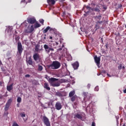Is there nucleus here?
Returning a JSON list of instances; mask_svg holds the SVG:
<instances>
[{"label": "nucleus", "mask_w": 126, "mask_h": 126, "mask_svg": "<svg viewBox=\"0 0 126 126\" xmlns=\"http://www.w3.org/2000/svg\"><path fill=\"white\" fill-rule=\"evenodd\" d=\"M48 67L52 69H58L61 67V63L58 61H54L52 64L48 65Z\"/></svg>", "instance_id": "nucleus-1"}, {"label": "nucleus", "mask_w": 126, "mask_h": 126, "mask_svg": "<svg viewBox=\"0 0 126 126\" xmlns=\"http://www.w3.org/2000/svg\"><path fill=\"white\" fill-rule=\"evenodd\" d=\"M17 54L21 56L24 49L23 47H22V44L20 41H19L17 43Z\"/></svg>", "instance_id": "nucleus-2"}, {"label": "nucleus", "mask_w": 126, "mask_h": 126, "mask_svg": "<svg viewBox=\"0 0 126 126\" xmlns=\"http://www.w3.org/2000/svg\"><path fill=\"white\" fill-rule=\"evenodd\" d=\"M33 31H34V26L33 25L31 26H29L27 29L25 30V33H27L28 34L32 33Z\"/></svg>", "instance_id": "nucleus-3"}, {"label": "nucleus", "mask_w": 126, "mask_h": 126, "mask_svg": "<svg viewBox=\"0 0 126 126\" xmlns=\"http://www.w3.org/2000/svg\"><path fill=\"white\" fill-rule=\"evenodd\" d=\"M42 121L46 126H51V123H50V121L49 120V119L47 118L46 116H43L42 118Z\"/></svg>", "instance_id": "nucleus-4"}, {"label": "nucleus", "mask_w": 126, "mask_h": 126, "mask_svg": "<svg viewBox=\"0 0 126 126\" xmlns=\"http://www.w3.org/2000/svg\"><path fill=\"white\" fill-rule=\"evenodd\" d=\"M33 59L35 62H36V63L40 62V60H41L40 54L38 53H34L33 55Z\"/></svg>", "instance_id": "nucleus-5"}, {"label": "nucleus", "mask_w": 126, "mask_h": 126, "mask_svg": "<svg viewBox=\"0 0 126 126\" xmlns=\"http://www.w3.org/2000/svg\"><path fill=\"white\" fill-rule=\"evenodd\" d=\"M94 19L96 21V23H98L99 24H102V23H103V21H100V20L102 19V16H101V15H99V16H95Z\"/></svg>", "instance_id": "nucleus-6"}, {"label": "nucleus", "mask_w": 126, "mask_h": 126, "mask_svg": "<svg viewBox=\"0 0 126 126\" xmlns=\"http://www.w3.org/2000/svg\"><path fill=\"white\" fill-rule=\"evenodd\" d=\"M94 60L95 63H96V65H97L98 68H100V61H101V58L97 57V55L94 56Z\"/></svg>", "instance_id": "nucleus-7"}, {"label": "nucleus", "mask_w": 126, "mask_h": 126, "mask_svg": "<svg viewBox=\"0 0 126 126\" xmlns=\"http://www.w3.org/2000/svg\"><path fill=\"white\" fill-rule=\"evenodd\" d=\"M44 48L45 49L46 52H47V53H48V54L49 53H50V52H51V51H52V52H54V51H55V49H54V48L49 47V45L47 44L44 45Z\"/></svg>", "instance_id": "nucleus-8"}, {"label": "nucleus", "mask_w": 126, "mask_h": 126, "mask_svg": "<svg viewBox=\"0 0 126 126\" xmlns=\"http://www.w3.org/2000/svg\"><path fill=\"white\" fill-rule=\"evenodd\" d=\"M28 2H31V0H22L20 2L21 6H23V7H25Z\"/></svg>", "instance_id": "nucleus-9"}, {"label": "nucleus", "mask_w": 126, "mask_h": 126, "mask_svg": "<svg viewBox=\"0 0 126 126\" xmlns=\"http://www.w3.org/2000/svg\"><path fill=\"white\" fill-rule=\"evenodd\" d=\"M83 8H86V10H85V12L87 14L88 13H91V12H92L93 8H91V7H90V5L84 6Z\"/></svg>", "instance_id": "nucleus-10"}, {"label": "nucleus", "mask_w": 126, "mask_h": 126, "mask_svg": "<svg viewBox=\"0 0 126 126\" xmlns=\"http://www.w3.org/2000/svg\"><path fill=\"white\" fill-rule=\"evenodd\" d=\"M27 22L29 24H34V23H36V19L34 18H29L27 19Z\"/></svg>", "instance_id": "nucleus-11"}, {"label": "nucleus", "mask_w": 126, "mask_h": 126, "mask_svg": "<svg viewBox=\"0 0 126 126\" xmlns=\"http://www.w3.org/2000/svg\"><path fill=\"white\" fill-rule=\"evenodd\" d=\"M55 108L56 110H60L63 108V106L62 105V103L61 102L58 101L56 103Z\"/></svg>", "instance_id": "nucleus-12"}, {"label": "nucleus", "mask_w": 126, "mask_h": 126, "mask_svg": "<svg viewBox=\"0 0 126 126\" xmlns=\"http://www.w3.org/2000/svg\"><path fill=\"white\" fill-rule=\"evenodd\" d=\"M83 94L84 96H85V99L88 98V100H89L90 98H91V94L86 93V92H83Z\"/></svg>", "instance_id": "nucleus-13"}, {"label": "nucleus", "mask_w": 126, "mask_h": 126, "mask_svg": "<svg viewBox=\"0 0 126 126\" xmlns=\"http://www.w3.org/2000/svg\"><path fill=\"white\" fill-rule=\"evenodd\" d=\"M58 79L55 78H49L48 79V82H49L50 84H51V85H53V84H54V82H55V81H57Z\"/></svg>", "instance_id": "nucleus-14"}, {"label": "nucleus", "mask_w": 126, "mask_h": 126, "mask_svg": "<svg viewBox=\"0 0 126 126\" xmlns=\"http://www.w3.org/2000/svg\"><path fill=\"white\" fill-rule=\"evenodd\" d=\"M72 65L74 69H77L79 67V63L78 62H76L72 64Z\"/></svg>", "instance_id": "nucleus-15"}, {"label": "nucleus", "mask_w": 126, "mask_h": 126, "mask_svg": "<svg viewBox=\"0 0 126 126\" xmlns=\"http://www.w3.org/2000/svg\"><path fill=\"white\" fill-rule=\"evenodd\" d=\"M74 118H76V119H79V120H82L83 116L81 114L77 113L75 114Z\"/></svg>", "instance_id": "nucleus-16"}, {"label": "nucleus", "mask_w": 126, "mask_h": 126, "mask_svg": "<svg viewBox=\"0 0 126 126\" xmlns=\"http://www.w3.org/2000/svg\"><path fill=\"white\" fill-rule=\"evenodd\" d=\"M44 88L46 89V90H48V91H50V90H51V88L49 86V84H48V83H44Z\"/></svg>", "instance_id": "nucleus-17"}, {"label": "nucleus", "mask_w": 126, "mask_h": 126, "mask_svg": "<svg viewBox=\"0 0 126 126\" xmlns=\"http://www.w3.org/2000/svg\"><path fill=\"white\" fill-rule=\"evenodd\" d=\"M27 63L29 65H33V60L31 59V57L29 58V60L27 61Z\"/></svg>", "instance_id": "nucleus-18"}, {"label": "nucleus", "mask_w": 126, "mask_h": 126, "mask_svg": "<svg viewBox=\"0 0 126 126\" xmlns=\"http://www.w3.org/2000/svg\"><path fill=\"white\" fill-rule=\"evenodd\" d=\"M13 84H11L9 86H7V91H11L13 89Z\"/></svg>", "instance_id": "nucleus-19"}, {"label": "nucleus", "mask_w": 126, "mask_h": 126, "mask_svg": "<svg viewBox=\"0 0 126 126\" xmlns=\"http://www.w3.org/2000/svg\"><path fill=\"white\" fill-rule=\"evenodd\" d=\"M40 48V44H38L35 45V52H40L41 51V49H39Z\"/></svg>", "instance_id": "nucleus-20"}, {"label": "nucleus", "mask_w": 126, "mask_h": 126, "mask_svg": "<svg viewBox=\"0 0 126 126\" xmlns=\"http://www.w3.org/2000/svg\"><path fill=\"white\" fill-rule=\"evenodd\" d=\"M92 11H95V12H98V13H99L100 9H99V8L98 7L93 8Z\"/></svg>", "instance_id": "nucleus-21"}, {"label": "nucleus", "mask_w": 126, "mask_h": 126, "mask_svg": "<svg viewBox=\"0 0 126 126\" xmlns=\"http://www.w3.org/2000/svg\"><path fill=\"white\" fill-rule=\"evenodd\" d=\"M75 94V92L74 91H71L69 94V97H73Z\"/></svg>", "instance_id": "nucleus-22"}, {"label": "nucleus", "mask_w": 126, "mask_h": 126, "mask_svg": "<svg viewBox=\"0 0 126 126\" xmlns=\"http://www.w3.org/2000/svg\"><path fill=\"white\" fill-rule=\"evenodd\" d=\"M56 96H58V97H63V94L62 93L60 92H57L55 93Z\"/></svg>", "instance_id": "nucleus-23"}, {"label": "nucleus", "mask_w": 126, "mask_h": 126, "mask_svg": "<svg viewBox=\"0 0 126 126\" xmlns=\"http://www.w3.org/2000/svg\"><path fill=\"white\" fill-rule=\"evenodd\" d=\"M47 2L48 3H51V4H55V0H47Z\"/></svg>", "instance_id": "nucleus-24"}, {"label": "nucleus", "mask_w": 126, "mask_h": 126, "mask_svg": "<svg viewBox=\"0 0 126 126\" xmlns=\"http://www.w3.org/2000/svg\"><path fill=\"white\" fill-rule=\"evenodd\" d=\"M61 84L59 83H54L52 85V86H53V87H59Z\"/></svg>", "instance_id": "nucleus-25"}, {"label": "nucleus", "mask_w": 126, "mask_h": 126, "mask_svg": "<svg viewBox=\"0 0 126 126\" xmlns=\"http://www.w3.org/2000/svg\"><path fill=\"white\" fill-rule=\"evenodd\" d=\"M76 95H74L73 96H71V101L72 102H74L76 100Z\"/></svg>", "instance_id": "nucleus-26"}, {"label": "nucleus", "mask_w": 126, "mask_h": 126, "mask_svg": "<svg viewBox=\"0 0 126 126\" xmlns=\"http://www.w3.org/2000/svg\"><path fill=\"white\" fill-rule=\"evenodd\" d=\"M15 40L16 42H17V41H19V39H20V37H19V35L15 34Z\"/></svg>", "instance_id": "nucleus-27"}, {"label": "nucleus", "mask_w": 126, "mask_h": 126, "mask_svg": "<svg viewBox=\"0 0 126 126\" xmlns=\"http://www.w3.org/2000/svg\"><path fill=\"white\" fill-rule=\"evenodd\" d=\"M10 105L9 104H7V103H6V105L5 106V108H4V110L5 111H8V109H9V106Z\"/></svg>", "instance_id": "nucleus-28"}, {"label": "nucleus", "mask_w": 126, "mask_h": 126, "mask_svg": "<svg viewBox=\"0 0 126 126\" xmlns=\"http://www.w3.org/2000/svg\"><path fill=\"white\" fill-rule=\"evenodd\" d=\"M39 27H41V25L38 23H35L34 24V28H39Z\"/></svg>", "instance_id": "nucleus-29"}, {"label": "nucleus", "mask_w": 126, "mask_h": 126, "mask_svg": "<svg viewBox=\"0 0 126 126\" xmlns=\"http://www.w3.org/2000/svg\"><path fill=\"white\" fill-rule=\"evenodd\" d=\"M49 29H50V27L49 26L47 27L45 30L43 31V33H47V32L49 31Z\"/></svg>", "instance_id": "nucleus-30"}, {"label": "nucleus", "mask_w": 126, "mask_h": 126, "mask_svg": "<svg viewBox=\"0 0 126 126\" xmlns=\"http://www.w3.org/2000/svg\"><path fill=\"white\" fill-rule=\"evenodd\" d=\"M11 102H12V100L11 99H9L6 104L10 105V104H11Z\"/></svg>", "instance_id": "nucleus-31"}, {"label": "nucleus", "mask_w": 126, "mask_h": 126, "mask_svg": "<svg viewBox=\"0 0 126 126\" xmlns=\"http://www.w3.org/2000/svg\"><path fill=\"white\" fill-rule=\"evenodd\" d=\"M17 101L18 103H21V97H18L17 99Z\"/></svg>", "instance_id": "nucleus-32"}, {"label": "nucleus", "mask_w": 126, "mask_h": 126, "mask_svg": "<svg viewBox=\"0 0 126 126\" xmlns=\"http://www.w3.org/2000/svg\"><path fill=\"white\" fill-rule=\"evenodd\" d=\"M20 115L21 117H22V118H24L26 116L25 115V113H24V112L20 113Z\"/></svg>", "instance_id": "nucleus-33"}, {"label": "nucleus", "mask_w": 126, "mask_h": 126, "mask_svg": "<svg viewBox=\"0 0 126 126\" xmlns=\"http://www.w3.org/2000/svg\"><path fill=\"white\" fill-rule=\"evenodd\" d=\"M38 70H39L40 71H41V70H43V66H42L41 65H39Z\"/></svg>", "instance_id": "nucleus-34"}, {"label": "nucleus", "mask_w": 126, "mask_h": 126, "mask_svg": "<svg viewBox=\"0 0 126 126\" xmlns=\"http://www.w3.org/2000/svg\"><path fill=\"white\" fill-rule=\"evenodd\" d=\"M123 67V65L122 64H120V65L118 66V69L121 70L122 69V67Z\"/></svg>", "instance_id": "nucleus-35"}, {"label": "nucleus", "mask_w": 126, "mask_h": 126, "mask_svg": "<svg viewBox=\"0 0 126 126\" xmlns=\"http://www.w3.org/2000/svg\"><path fill=\"white\" fill-rule=\"evenodd\" d=\"M99 91V87L96 86L94 88V91Z\"/></svg>", "instance_id": "nucleus-36"}, {"label": "nucleus", "mask_w": 126, "mask_h": 126, "mask_svg": "<svg viewBox=\"0 0 126 126\" xmlns=\"http://www.w3.org/2000/svg\"><path fill=\"white\" fill-rule=\"evenodd\" d=\"M98 23H96L95 25V28L96 29H99L100 27H99V25H98Z\"/></svg>", "instance_id": "nucleus-37"}, {"label": "nucleus", "mask_w": 126, "mask_h": 126, "mask_svg": "<svg viewBox=\"0 0 126 126\" xmlns=\"http://www.w3.org/2000/svg\"><path fill=\"white\" fill-rule=\"evenodd\" d=\"M39 22L40 23H41V24H43V25H44V20L42 19L39 20Z\"/></svg>", "instance_id": "nucleus-38"}, {"label": "nucleus", "mask_w": 126, "mask_h": 126, "mask_svg": "<svg viewBox=\"0 0 126 126\" xmlns=\"http://www.w3.org/2000/svg\"><path fill=\"white\" fill-rule=\"evenodd\" d=\"M12 126H19L16 123H14Z\"/></svg>", "instance_id": "nucleus-39"}, {"label": "nucleus", "mask_w": 126, "mask_h": 126, "mask_svg": "<svg viewBox=\"0 0 126 126\" xmlns=\"http://www.w3.org/2000/svg\"><path fill=\"white\" fill-rule=\"evenodd\" d=\"M91 86V85L90 84H88L87 86V89H89L90 88Z\"/></svg>", "instance_id": "nucleus-40"}, {"label": "nucleus", "mask_w": 126, "mask_h": 126, "mask_svg": "<svg viewBox=\"0 0 126 126\" xmlns=\"http://www.w3.org/2000/svg\"><path fill=\"white\" fill-rule=\"evenodd\" d=\"M4 115L5 116H7V115H8V112H7V111H6L4 113Z\"/></svg>", "instance_id": "nucleus-41"}, {"label": "nucleus", "mask_w": 126, "mask_h": 126, "mask_svg": "<svg viewBox=\"0 0 126 126\" xmlns=\"http://www.w3.org/2000/svg\"><path fill=\"white\" fill-rule=\"evenodd\" d=\"M49 30L50 32H51V31H54V29L51 28H50V29H49Z\"/></svg>", "instance_id": "nucleus-42"}, {"label": "nucleus", "mask_w": 126, "mask_h": 126, "mask_svg": "<svg viewBox=\"0 0 126 126\" xmlns=\"http://www.w3.org/2000/svg\"><path fill=\"white\" fill-rule=\"evenodd\" d=\"M104 47H106V49H108V43H106Z\"/></svg>", "instance_id": "nucleus-43"}, {"label": "nucleus", "mask_w": 126, "mask_h": 126, "mask_svg": "<svg viewBox=\"0 0 126 126\" xmlns=\"http://www.w3.org/2000/svg\"><path fill=\"white\" fill-rule=\"evenodd\" d=\"M25 77H30V75H29V74H26V75H25Z\"/></svg>", "instance_id": "nucleus-44"}, {"label": "nucleus", "mask_w": 126, "mask_h": 126, "mask_svg": "<svg viewBox=\"0 0 126 126\" xmlns=\"http://www.w3.org/2000/svg\"><path fill=\"white\" fill-rule=\"evenodd\" d=\"M48 78H50V77L48 76V75H45V78H46V79H48Z\"/></svg>", "instance_id": "nucleus-45"}, {"label": "nucleus", "mask_w": 126, "mask_h": 126, "mask_svg": "<svg viewBox=\"0 0 126 126\" xmlns=\"http://www.w3.org/2000/svg\"><path fill=\"white\" fill-rule=\"evenodd\" d=\"M95 122H93L92 124V126H95Z\"/></svg>", "instance_id": "nucleus-46"}, {"label": "nucleus", "mask_w": 126, "mask_h": 126, "mask_svg": "<svg viewBox=\"0 0 126 126\" xmlns=\"http://www.w3.org/2000/svg\"><path fill=\"white\" fill-rule=\"evenodd\" d=\"M46 35L45 34V36L43 37L44 40H46Z\"/></svg>", "instance_id": "nucleus-47"}, {"label": "nucleus", "mask_w": 126, "mask_h": 126, "mask_svg": "<svg viewBox=\"0 0 126 126\" xmlns=\"http://www.w3.org/2000/svg\"><path fill=\"white\" fill-rule=\"evenodd\" d=\"M49 38L50 39V40H53V37L52 36H50Z\"/></svg>", "instance_id": "nucleus-48"}, {"label": "nucleus", "mask_w": 126, "mask_h": 126, "mask_svg": "<svg viewBox=\"0 0 126 126\" xmlns=\"http://www.w3.org/2000/svg\"><path fill=\"white\" fill-rule=\"evenodd\" d=\"M2 85V82L0 81V86Z\"/></svg>", "instance_id": "nucleus-49"}, {"label": "nucleus", "mask_w": 126, "mask_h": 126, "mask_svg": "<svg viewBox=\"0 0 126 126\" xmlns=\"http://www.w3.org/2000/svg\"><path fill=\"white\" fill-rule=\"evenodd\" d=\"M3 73H4V74H6V72L4 70V71H3Z\"/></svg>", "instance_id": "nucleus-50"}, {"label": "nucleus", "mask_w": 126, "mask_h": 126, "mask_svg": "<svg viewBox=\"0 0 126 126\" xmlns=\"http://www.w3.org/2000/svg\"><path fill=\"white\" fill-rule=\"evenodd\" d=\"M124 93H126V89L124 90Z\"/></svg>", "instance_id": "nucleus-51"}, {"label": "nucleus", "mask_w": 126, "mask_h": 126, "mask_svg": "<svg viewBox=\"0 0 126 126\" xmlns=\"http://www.w3.org/2000/svg\"><path fill=\"white\" fill-rule=\"evenodd\" d=\"M122 68H123V69H125V66H123L122 67Z\"/></svg>", "instance_id": "nucleus-52"}, {"label": "nucleus", "mask_w": 126, "mask_h": 126, "mask_svg": "<svg viewBox=\"0 0 126 126\" xmlns=\"http://www.w3.org/2000/svg\"><path fill=\"white\" fill-rule=\"evenodd\" d=\"M92 4H93V5H96V4L95 3H92Z\"/></svg>", "instance_id": "nucleus-53"}, {"label": "nucleus", "mask_w": 126, "mask_h": 126, "mask_svg": "<svg viewBox=\"0 0 126 126\" xmlns=\"http://www.w3.org/2000/svg\"><path fill=\"white\" fill-rule=\"evenodd\" d=\"M15 33L16 34H17V32H16V31H15Z\"/></svg>", "instance_id": "nucleus-54"}, {"label": "nucleus", "mask_w": 126, "mask_h": 126, "mask_svg": "<svg viewBox=\"0 0 126 126\" xmlns=\"http://www.w3.org/2000/svg\"><path fill=\"white\" fill-rule=\"evenodd\" d=\"M93 15H95V13H93V14H92Z\"/></svg>", "instance_id": "nucleus-55"}, {"label": "nucleus", "mask_w": 126, "mask_h": 126, "mask_svg": "<svg viewBox=\"0 0 126 126\" xmlns=\"http://www.w3.org/2000/svg\"><path fill=\"white\" fill-rule=\"evenodd\" d=\"M63 0H59L60 1H63Z\"/></svg>", "instance_id": "nucleus-56"}, {"label": "nucleus", "mask_w": 126, "mask_h": 126, "mask_svg": "<svg viewBox=\"0 0 126 126\" xmlns=\"http://www.w3.org/2000/svg\"><path fill=\"white\" fill-rule=\"evenodd\" d=\"M107 75H108V76L111 77V76H110V75H109V74H107Z\"/></svg>", "instance_id": "nucleus-57"}, {"label": "nucleus", "mask_w": 126, "mask_h": 126, "mask_svg": "<svg viewBox=\"0 0 126 126\" xmlns=\"http://www.w3.org/2000/svg\"><path fill=\"white\" fill-rule=\"evenodd\" d=\"M56 44H57V45H58L59 43H58V42H56Z\"/></svg>", "instance_id": "nucleus-58"}, {"label": "nucleus", "mask_w": 126, "mask_h": 126, "mask_svg": "<svg viewBox=\"0 0 126 126\" xmlns=\"http://www.w3.org/2000/svg\"><path fill=\"white\" fill-rule=\"evenodd\" d=\"M34 121H35V120H34L32 121V123H34Z\"/></svg>", "instance_id": "nucleus-59"}, {"label": "nucleus", "mask_w": 126, "mask_h": 126, "mask_svg": "<svg viewBox=\"0 0 126 126\" xmlns=\"http://www.w3.org/2000/svg\"><path fill=\"white\" fill-rule=\"evenodd\" d=\"M125 28H126V25H125Z\"/></svg>", "instance_id": "nucleus-60"}, {"label": "nucleus", "mask_w": 126, "mask_h": 126, "mask_svg": "<svg viewBox=\"0 0 126 126\" xmlns=\"http://www.w3.org/2000/svg\"><path fill=\"white\" fill-rule=\"evenodd\" d=\"M33 126H36V125H33Z\"/></svg>", "instance_id": "nucleus-61"}, {"label": "nucleus", "mask_w": 126, "mask_h": 126, "mask_svg": "<svg viewBox=\"0 0 126 126\" xmlns=\"http://www.w3.org/2000/svg\"><path fill=\"white\" fill-rule=\"evenodd\" d=\"M60 50H62V48H60Z\"/></svg>", "instance_id": "nucleus-62"}, {"label": "nucleus", "mask_w": 126, "mask_h": 126, "mask_svg": "<svg viewBox=\"0 0 126 126\" xmlns=\"http://www.w3.org/2000/svg\"><path fill=\"white\" fill-rule=\"evenodd\" d=\"M123 126H125V125H123Z\"/></svg>", "instance_id": "nucleus-63"}]
</instances>
